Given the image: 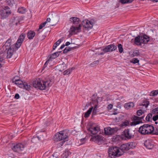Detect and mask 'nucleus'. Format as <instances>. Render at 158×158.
Here are the masks:
<instances>
[{"label":"nucleus","mask_w":158,"mask_h":158,"mask_svg":"<svg viewBox=\"0 0 158 158\" xmlns=\"http://www.w3.org/2000/svg\"><path fill=\"white\" fill-rule=\"evenodd\" d=\"M111 131H112V132H113V134H114L117 132V129L116 128H112Z\"/></svg>","instance_id":"50"},{"label":"nucleus","mask_w":158,"mask_h":158,"mask_svg":"<svg viewBox=\"0 0 158 158\" xmlns=\"http://www.w3.org/2000/svg\"><path fill=\"white\" fill-rule=\"evenodd\" d=\"M97 94H94L91 97L92 103L93 104L95 105H97V106L98 105V99L99 98V97H97Z\"/></svg>","instance_id":"20"},{"label":"nucleus","mask_w":158,"mask_h":158,"mask_svg":"<svg viewBox=\"0 0 158 158\" xmlns=\"http://www.w3.org/2000/svg\"><path fill=\"white\" fill-rule=\"evenodd\" d=\"M134 43L138 46H141L142 44L141 43V35L137 36L135 39L134 41Z\"/></svg>","instance_id":"21"},{"label":"nucleus","mask_w":158,"mask_h":158,"mask_svg":"<svg viewBox=\"0 0 158 158\" xmlns=\"http://www.w3.org/2000/svg\"><path fill=\"white\" fill-rule=\"evenodd\" d=\"M69 49H68V47H66V48H65V49L64 50L63 53L64 54H66L67 53L69 52Z\"/></svg>","instance_id":"47"},{"label":"nucleus","mask_w":158,"mask_h":158,"mask_svg":"<svg viewBox=\"0 0 158 158\" xmlns=\"http://www.w3.org/2000/svg\"><path fill=\"white\" fill-rule=\"evenodd\" d=\"M94 23V20L92 19L90 21L85 20L83 21L82 25L85 28L88 30L92 28Z\"/></svg>","instance_id":"10"},{"label":"nucleus","mask_w":158,"mask_h":158,"mask_svg":"<svg viewBox=\"0 0 158 158\" xmlns=\"http://www.w3.org/2000/svg\"><path fill=\"white\" fill-rule=\"evenodd\" d=\"M35 35V33L32 31L30 30L27 33V37L30 40L32 39Z\"/></svg>","instance_id":"24"},{"label":"nucleus","mask_w":158,"mask_h":158,"mask_svg":"<svg viewBox=\"0 0 158 158\" xmlns=\"http://www.w3.org/2000/svg\"><path fill=\"white\" fill-rule=\"evenodd\" d=\"M27 11L26 9L23 7H20V14H24Z\"/></svg>","instance_id":"44"},{"label":"nucleus","mask_w":158,"mask_h":158,"mask_svg":"<svg viewBox=\"0 0 158 158\" xmlns=\"http://www.w3.org/2000/svg\"><path fill=\"white\" fill-rule=\"evenodd\" d=\"M11 14V11L8 6H5L0 10V18L4 19L7 18Z\"/></svg>","instance_id":"8"},{"label":"nucleus","mask_w":158,"mask_h":158,"mask_svg":"<svg viewBox=\"0 0 158 158\" xmlns=\"http://www.w3.org/2000/svg\"><path fill=\"white\" fill-rule=\"evenodd\" d=\"M68 132L67 130H65L56 134L53 139L55 141H61L57 144V147H60L62 146L66 141L68 140Z\"/></svg>","instance_id":"4"},{"label":"nucleus","mask_w":158,"mask_h":158,"mask_svg":"<svg viewBox=\"0 0 158 158\" xmlns=\"http://www.w3.org/2000/svg\"><path fill=\"white\" fill-rule=\"evenodd\" d=\"M134 0H120L119 2L123 4L130 3H131Z\"/></svg>","instance_id":"35"},{"label":"nucleus","mask_w":158,"mask_h":158,"mask_svg":"<svg viewBox=\"0 0 158 158\" xmlns=\"http://www.w3.org/2000/svg\"><path fill=\"white\" fill-rule=\"evenodd\" d=\"M144 116H143L141 117H139L135 115H133L131 118V121L132 122L130 123V121L127 120H125L123 122L121 125L123 126H127L129 125L131 126H135L140 123H142V120L143 119Z\"/></svg>","instance_id":"6"},{"label":"nucleus","mask_w":158,"mask_h":158,"mask_svg":"<svg viewBox=\"0 0 158 158\" xmlns=\"http://www.w3.org/2000/svg\"><path fill=\"white\" fill-rule=\"evenodd\" d=\"M144 146L148 149H151L154 147V142L151 139L146 140L144 143Z\"/></svg>","instance_id":"14"},{"label":"nucleus","mask_w":158,"mask_h":158,"mask_svg":"<svg viewBox=\"0 0 158 158\" xmlns=\"http://www.w3.org/2000/svg\"><path fill=\"white\" fill-rule=\"evenodd\" d=\"M152 114L151 113H149L147 115V116L146 117V119L147 121L148 122H152Z\"/></svg>","instance_id":"34"},{"label":"nucleus","mask_w":158,"mask_h":158,"mask_svg":"<svg viewBox=\"0 0 158 158\" xmlns=\"http://www.w3.org/2000/svg\"><path fill=\"white\" fill-rule=\"evenodd\" d=\"M20 17H20V22H21L22 20H24V16L23 15H22V16H21Z\"/></svg>","instance_id":"56"},{"label":"nucleus","mask_w":158,"mask_h":158,"mask_svg":"<svg viewBox=\"0 0 158 158\" xmlns=\"http://www.w3.org/2000/svg\"><path fill=\"white\" fill-rule=\"evenodd\" d=\"M46 24V22H44L43 23H41L39 26V28L38 29V31H39L40 30L42 29L44 27Z\"/></svg>","instance_id":"43"},{"label":"nucleus","mask_w":158,"mask_h":158,"mask_svg":"<svg viewBox=\"0 0 158 158\" xmlns=\"http://www.w3.org/2000/svg\"><path fill=\"white\" fill-rule=\"evenodd\" d=\"M7 4L10 6H12L15 3V0H6Z\"/></svg>","instance_id":"37"},{"label":"nucleus","mask_w":158,"mask_h":158,"mask_svg":"<svg viewBox=\"0 0 158 158\" xmlns=\"http://www.w3.org/2000/svg\"><path fill=\"white\" fill-rule=\"evenodd\" d=\"M61 42V40L60 39L57 40L55 44L57 46L59 45Z\"/></svg>","instance_id":"51"},{"label":"nucleus","mask_w":158,"mask_h":158,"mask_svg":"<svg viewBox=\"0 0 158 158\" xmlns=\"http://www.w3.org/2000/svg\"><path fill=\"white\" fill-rule=\"evenodd\" d=\"M89 133L93 135L90 140L94 141L100 145L103 143L104 138L101 135H96L100 131V128L98 126L91 125L87 128Z\"/></svg>","instance_id":"2"},{"label":"nucleus","mask_w":158,"mask_h":158,"mask_svg":"<svg viewBox=\"0 0 158 158\" xmlns=\"http://www.w3.org/2000/svg\"><path fill=\"white\" fill-rule=\"evenodd\" d=\"M122 137H125L126 139H129L133 137V135L130 133L129 129L125 130L122 133Z\"/></svg>","instance_id":"16"},{"label":"nucleus","mask_w":158,"mask_h":158,"mask_svg":"<svg viewBox=\"0 0 158 158\" xmlns=\"http://www.w3.org/2000/svg\"><path fill=\"white\" fill-rule=\"evenodd\" d=\"M117 48L116 46L114 44H111L108 45L103 49H102L104 53L109 52H113L115 51Z\"/></svg>","instance_id":"12"},{"label":"nucleus","mask_w":158,"mask_h":158,"mask_svg":"<svg viewBox=\"0 0 158 158\" xmlns=\"http://www.w3.org/2000/svg\"><path fill=\"white\" fill-rule=\"evenodd\" d=\"M59 156V154L57 152H55L52 154L50 152H47L44 155L45 158H57Z\"/></svg>","instance_id":"15"},{"label":"nucleus","mask_w":158,"mask_h":158,"mask_svg":"<svg viewBox=\"0 0 158 158\" xmlns=\"http://www.w3.org/2000/svg\"><path fill=\"white\" fill-rule=\"evenodd\" d=\"M50 20H51V19L50 18H47V19H46V21H45V22H46V23H48V22H50Z\"/></svg>","instance_id":"57"},{"label":"nucleus","mask_w":158,"mask_h":158,"mask_svg":"<svg viewBox=\"0 0 158 158\" xmlns=\"http://www.w3.org/2000/svg\"><path fill=\"white\" fill-rule=\"evenodd\" d=\"M51 82V80L49 78L46 79L44 80L39 79L33 81V86L37 89L44 90L52 86V83Z\"/></svg>","instance_id":"3"},{"label":"nucleus","mask_w":158,"mask_h":158,"mask_svg":"<svg viewBox=\"0 0 158 158\" xmlns=\"http://www.w3.org/2000/svg\"><path fill=\"white\" fill-rule=\"evenodd\" d=\"M149 104V102L144 99L143 100L142 103L140 106H144L145 108H146L148 107Z\"/></svg>","instance_id":"29"},{"label":"nucleus","mask_w":158,"mask_h":158,"mask_svg":"<svg viewBox=\"0 0 158 158\" xmlns=\"http://www.w3.org/2000/svg\"><path fill=\"white\" fill-rule=\"evenodd\" d=\"M57 46L56 45L54 44L53 46V50H54L56 48Z\"/></svg>","instance_id":"55"},{"label":"nucleus","mask_w":158,"mask_h":158,"mask_svg":"<svg viewBox=\"0 0 158 158\" xmlns=\"http://www.w3.org/2000/svg\"><path fill=\"white\" fill-rule=\"evenodd\" d=\"M25 36V35L24 34L22 33L20 35V46L24 40Z\"/></svg>","instance_id":"39"},{"label":"nucleus","mask_w":158,"mask_h":158,"mask_svg":"<svg viewBox=\"0 0 158 158\" xmlns=\"http://www.w3.org/2000/svg\"><path fill=\"white\" fill-rule=\"evenodd\" d=\"M141 43L146 44L150 40V37L146 34L141 35Z\"/></svg>","instance_id":"18"},{"label":"nucleus","mask_w":158,"mask_h":158,"mask_svg":"<svg viewBox=\"0 0 158 158\" xmlns=\"http://www.w3.org/2000/svg\"><path fill=\"white\" fill-rule=\"evenodd\" d=\"M58 67L59 68L58 70L60 72H62L67 68L66 66L65 65H64L63 64L59 65L58 66Z\"/></svg>","instance_id":"28"},{"label":"nucleus","mask_w":158,"mask_h":158,"mask_svg":"<svg viewBox=\"0 0 158 158\" xmlns=\"http://www.w3.org/2000/svg\"><path fill=\"white\" fill-rule=\"evenodd\" d=\"M70 152L68 151H66L62 155L60 158H67L69 156Z\"/></svg>","instance_id":"30"},{"label":"nucleus","mask_w":158,"mask_h":158,"mask_svg":"<svg viewBox=\"0 0 158 158\" xmlns=\"http://www.w3.org/2000/svg\"><path fill=\"white\" fill-rule=\"evenodd\" d=\"M80 21L79 18L76 17H72L70 18L69 19V22L70 23H73L75 25H77L79 23Z\"/></svg>","instance_id":"19"},{"label":"nucleus","mask_w":158,"mask_h":158,"mask_svg":"<svg viewBox=\"0 0 158 158\" xmlns=\"http://www.w3.org/2000/svg\"><path fill=\"white\" fill-rule=\"evenodd\" d=\"M108 155L109 157L111 158H114L117 157H118L121 155L119 149V148L117 147H111L108 150Z\"/></svg>","instance_id":"7"},{"label":"nucleus","mask_w":158,"mask_h":158,"mask_svg":"<svg viewBox=\"0 0 158 158\" xmlns=\"http://www.w3.org/2000/svg\"><path fill=\"white\" fill-rule=\"evenodd\" d=\"M127 144L129 149L133 148L135 146V143L133 142L128 143Z\"/></svg>","instance_id":"36"},{"label":"nucleus","mask_w":158,"mask_h":158,"mask_svg":"<svg viewBox=\"0 0 158 158\" xmlns=\"http://www.w3.org/2000/svg\"><path fill=\"white\" fill-rule=\"evenodd\" d=\"M137 114L139 116H140L144 113V112L141 110H137L136 112Z\"/></svg>","instance_id":"46"},{"label":"nucleus","mask_w":158,"mask_h":158,"mask_svg":"<svg viewBox=\"0 0 158 158\" xmlns=\"http://www.w3.org/2000/svg\"><path fill=\"white\" fill-rule=\"evenodd\" d=\"M99 60H96V61H94L92 63H91V64H90L91 65H92V64H94V65H96V64H98L99 63Z\"/></svg>","instance_id":"49"},{"label":"nucleus","mask_w":158,"mask_h":158,"mask_svg":"<svg viewBox=\"0 0 158 158\" xmlns=\"http://www.w3.org/2000/svg\"><path fill=\"white\" fill-rule=\"evenodd\" d=\"M113 107V105L111 104H110L108 106L107 108L110 110Z\"/></svg>","instance_id":"54"},{"label":"nucleus","mask_w":158,"mask_h":158,"mask_svg":"<svg viewBox=\"0 0 158 158\" xmlns=\"http://www.w3.org/2000/svg\"><path fill=\"white\" fill-rule=\"evenodd\" d=\"M151 94H152L151 95L153 97L155 96L158 94V90H153L152 91Z\"/></svg>","instance_id":"38"},{"label":"nucleus","mask_w":158,"mask_h":158,"mask_svg":"<svg viewBox=\"0 0 158 158\" xmlns=\"http://www.w3.org/2000/svg\"><path fill=\"white\" fill-rule=\"evenodd\" d=\"M81 27V24H79L78 27H75L74 26H71L69 31L70 34L72 35L76 34L77 33L79 32Z\"/></svg>","instance_id":"13"},{"label":"nucleus","mask_w":158,"mask_h":158,"mask_svg":"<svg viewBox=\"0 0 158 158\" xmlns=\"http://www.w3.org/2000/svg\"><path fill=\"white\" fill-rule=\"evenodd\" d=\"M13 137L12 135H9V138L10 139H11L13 138Z\"/></svg>","instance_id":"63"},{"label":"nucleus","mask_w":158,"mask_h":158,"mask_svg":"<svg viewBox=\"0 0 158 158\" xmlns=\"http://www.w3.org/2000/svg\"><path fill=\"white\" fill-rule=\"evenodd\" d=\"M74 48V47H68V49H69V51H71L72 49H73Z\"/></svg>","instance_id":"59"},{"label":"nucleus","mask_w":158,"mask_h":158,"mask_svg":"<svg viewBox=\"0 0 158 158\" xmlns=\"http://www.w3.org/2000/svg\"><path fill=\"white\" fill-rule=\"evenodd\" d=\"M71 73L70 69H69L65 70L63 72L64 75H68L69 74Z\"/></svg>","instance_id":"42"},{"label":"nucleus","mask_w":158,"mask_h":158,"mask_svg":"<svg viewBox=\"0 0 158 158\" xmlns=\"http://www.w3.org/2000/svg\"><path fill=\"white\" fill-rule=\"evenodd\" d=\"M47 61H46L45 63L44 64V66H43V68L44 69L45 67H46L47 66Z\"/></svg>","instance_id":"60"},{"label":"nucleus","mask_w":158,"mask_h":158,"mask_svg":"<svg viewBox=\"0 0 158 158\" xmlns=\"http://www.w3.org/2000/svg\"><path fill=\"white\" fill-rule=\"evenodd\" d=\"M98 112V110L97 109V105H95L92 111V116H94L95 115L97 114V113Z\"/></svg>","instance_id":"33"},{"label":"nucleus","mask_w":158,"mask_h":158,"mask_svg":"<svg viewBox=\"0 0 158 158\" xmlns=\"http://www.w3.org/2000/svg\"><path fill=\"white\" fill-rule=\"evenodd\" d=\"M91 102H90L89 103L86 104L85 107H88L89 106L91 105Z\"/></svg>","instance_id":"61"},{"label":"nucleus","mask_w":158,"mask_h":158,"mask_svg":"<svg viewBox=\"0 0 158 158\" xmlns=\"http://www.w3.org/2000/svg\"><path fill=\"white\" fill-rule=\"evenodd\" d=\"M154 127L152 125L144 124L140 127L139 132L142 135L149 134H157L156 132L154 133Z\"/></svg>","instance_id":"5"},{"label":"nucleus","mask_w":158,"mask_h":158,"mask_svg":"<svg viewBox=\"0 0 158 158\" xmlns=\"http://www.w3.org/2000/svg\"><path fill=\"white\" fill-rule=\"evenodd\" d=\"M12 149L15 152H18L20 151V143H13Z\"/></svg>","instance_id":"22"},{"label":"nucleus","mask_w":158,"mask_h":158,"mask_svg":"<svg viewBox=\"0 0 158 158\" xmlns=\"http://www.w3.org/2000/svg\"><path fill=\"white\" fill-rule=\"evenodd\" d=\"M27 139L23 140L20 139V156L23 154H26L27 149L26 147H27Z\"/></svg>","instance_id":"9"},{"label":"nucleus","mask_w":158,"mask_h":158,"mask_svg":"<svg viewBox=\"0 0 158 158\" xmlns=\"http://www.w3.org/2000/svg\"><path fill=\"white\" fill-rule=\"evenodd\" d=\"M85 140H86L85 138H83V139H81L80 142H81L82 144H83L85 142Z\"/></svg>","instance_id":"52"},{"label":"nucleus","mask_w":158,"mask_h":158,"mask_svg":"<svg viewBox=\"0 0 158 158\" xmlns=\"http://www.w3.org/2000/svg\"><path fill=\"white\" fill-rule=\"evenodd\" d=\"M59 56V53L58 52H56L51 54L50 57V58L51 59H55Z\"/></svg>","instance_id":"32"},{"label":"nucleus","mask_w":158,"mask_h":158,"mask_svg":"<svg viewBox=\"0 0 158 158\" xmlns=\"http://www.w3.org/2000/svg\"><path fill=\"white\" fill-rule=\"evenodd\" d=\"M119 149L120 154H119V155L122 156L130 149L127 143L121 145L119 148Z\"/></svg>","instance_id":"11"},{"label":"nucleus","mask_w":158,"mask_h":158,"mask_svg":"<svg viewBox=\"0 0 158 158\" xmlns=\"http://www.w3.org/2000/svg\"><path fill=\"white\" fill-rule=\"evenodd\" d=\"M118 48L119 52L120 53H121L123 52V49L122 46L121 44H118Z\"/></svg>","instance_id":"41"},{"label":"nucleus","mask_w":158,"mask_h":158,"mask_svg":"<svg viewBox=\"0 0 158 158\" xmlns=\"http://www.w3.org/2000/svg\"><path fill=\"white\" fill-rule=\"evenodd\" d=\"M152 119L154 121H156L158 119V115L154 116Z\"/></svg>","instance_id":"48"},{"label":"nucleus","mask_w":158,"mask_h":158,"mask_svg":"<svg viewBox=\"0 0 158 158\" xmlns=\"http://www.w3.org/2000/svg\"><path fill=\"white\" fill-rule=\"evenodd\" d=\"M152 114H158V107L156 108L152 111Z\"/></svg>","instance_id":"45"},{"label":"nucleus","mask_w":158,"mask_h":158,"mask_svg":"<svg viewBox=\"0 0 158 158\" xmlns=\"http://www.w3.org/2000/svg\"><path fill=\"white\" fill-rule=\"evenodd\" d=\"M19 94H16L14 98L16 99H18L19 98Z\"/></svg>","instance_id":"53"},{"label":"nucleus","mask_w":158,"mask_h":158,"mask_svg":"<svg viewBox=\"0 0 158 158\" xmlns=\"http://www.w3.org/2000/svg\"><path fill=\"white\" fill-rule=\"evenodd\" d=\"M70 44V43L69 42H67L65 43V46H68Z\"/></svg>","instance_id":"62"},{"label":"nucleus","mask_w":158,"mask_h":158,"mask_svg":"<svg viewBox=\"0 0 158 158\" xmlns=\"http://www.w3.org/2000/svg\"><path fill=\"white\" fill-rule=\"evenodd\" d=\"M134 103L132 102H129V103H126L124 106V107L127 109L130 108H132L134 107Z\"/></svg>","instance_id":"27"},{"label":"nucleus","mask_w":158,"mask_h":158,"mask_svg":"<svg viewBox=\"0 0 158 158\" xmlns=\"http://www.w3.org/2000/svg\"><path fill=\"white\" fill-rule=\"evenodd\" d=\"M93 109V107L92 106L84 114V117L85 118H87L88 117L90 114H91L92 110Z\"/></svg>","instance_id":"26"},{"label":"nucleus","mask_w":158,"mask_h":158,"mask_svg":"<svg viewBox=\"0 0 158 158\" xmlns=\"http://www.w3.org/2000/svg\"><path fill=\"white\" fill-rule=\"evenodd\" d=\"M139 62V60L138 59L135 58H134L130 60V62L131 63H132L134 64L138 63Z\"/></svg>","instance_id":"40"},{"label":"nucleus","mask_w":158,"mask_h":158,"mask_svg":"<svg viewBox=\"0 0 158 158\" xmlns=\"http://www.w3.org/2000/svg\"><path fill=\"white\" fill-rule=\"evenodd\" d=\"M104 54V52H102L101 53H98V55H103Z\"/></svg>","instance_id":"64"},{"label":"nucleus","mask_w":158,"mask_h":158,"mask_svg":"<svg viewBox=\"0 0 158 158\" xmlns=\"http://www.w3.org/2000/svg\"><path fill=\"white\" fill-rule=\"evenodd\" d=\"M112 128L110 127H108L104 128V131L105 134L107 135H111L113 134V132L111 131Z\"/></svg>","instance_id":"25"},{"label":"nucleus","mask_w":158,"mask_h":158,"mask_svg":"<svg viewBox=\"0 0 158 158\" xmlns=\"http://www.w3.org/2000/svg\"><path fill=\"white\" fill-rule=\"evenodd\" d=\"M12 82L13 83L17 85L20 87V77L18 76H15L13 77L12 79Z\"/></svg>","instance_id":"23"},{"label":"nucleus","mask_w":158,"mask_h":158,"mask_svg":"<svg viewBox=\"0 0 158 158\" xmlns=\"http://www.w3.org/2000/svg\"><path fill=\"white\" fill-rule=\"evenodd\" d=\"M65 44H63L62 45H61V46L60 47V48L59 49H63V48H64V47H65Z\"/></svg>","instance_id":"58"},{"label":"nucleus","mask_w":158,"mask_h":158,"mask_svg":"<svg viewBox=\"0 0 158 158\" xmlns=\"http://www.w3.org/2000/svg\"><path fill=\"white\" fill-rule=\"evenodd\" d=\"M30 86L28 85V84L25 82L20 80V88H23L27 91H29L30 90Z\"/></svg>","instance_id":"17"},{"label":"nucleus","mask_w":158,"mask_h":158,"mask_svg":"<svg viewBox=\"0 0 158 158\" xmlns=\"http://www.w3.org/2000/svg\"><path fill=\"white\" fill-rule=\"evenodd\" d=\"M11 40L9 39L7 40L5 44L2 46L1 51L0 52V54L2 53H6L7 58H10L13 55V52L20 47V45L18 44H20V36L19 37L18 40L15 44V49H12L11 46Z\"/></svg>","instance_id":"1"},{"label":"nucleus","mask_w":158,"mask_h":158,"mask_svg":"<svg viewBox=\"0 0 158 158\" xmlns=\"http://www.w3.org/2000/svg\"><path fill=\"white\" fill-rule=\"evenodd\" d=\"M140 55V53L139 51L138 50H134L132 54L131 55V56L132 57L135 56H139Z\"/></svg>","instance_id":"31"}]
</instances>
